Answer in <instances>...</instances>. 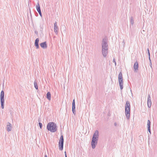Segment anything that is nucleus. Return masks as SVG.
I'll return each instance as SVG.
<instances>
[{"instance_id":"24","label":"nucleus","mask_w":157,"mask_h":157,"mask_svg":"<svg viewBox=\"0 0 157 157\" xmlns=\"http://www.w3.org/2000/svg\"><path fill=\"white\" fill-rule=\"evenodd\" d=\"M149 60L150 63L151 64V67H152V64H151V62L150 59V57H149Z\"/></svg>"},{"instance_id":"19","label":"nucleus","mask_w":157,"mask_h":157,"mask_svg":"<svg viewBox=\"0 0 157 157\" xmlns=\"http://www.w3.org/2000/svg\"><path fill=\"white\" fill-rule=\"evenodd\" d=\"M34 87L35 88V89L36 90H38V87L37 84V82L36 81H35L34 82Z\"/></svg>"},{"instance_id":"26","label":"nucleus","mask_w":157,"mask_h":157,"mask_svg":"<svg viewBox=\"0 0 157 157\" xmlns=\"http://www.w3.org/2000/svg\"><path fill=\"white\" fill-rule=\"evenodd\" d=\"M148 56H149V57H150V52H148Z\"/></svg>"},{"instance_id":"32","label":"nucleus","mask_w":157,"mask_h":157,"mask_svg":"<svg viewBox=\"0 0 157 157\" xmlns=\"http://www.w3.org/2000/svg\"><path fill=\"white\" fill-rule=\"evenodd\" d=\"M38 121H39H39H40V120H39V119H38Z\"/></svg>"},{"instance_id":"16","label":"nucleus","mask_w":157,"mask_h":157,"mask_svg":"<svg viewBox=\"0 0 157 157\" xmlns=\"http://www.w3.org/2000/svg\"><path fill=\"white\" fill-rule=\"evenodd\" d=\"M46 98L49 100L51 99V94L49 92H48L46 94Z\"/></svg>"},{"instance_id":"22","label":"nucleus","mask_w":157,"mask_h":157,"mask_svg":"<svg viewBox=\"0 0 157 157\" xmlns=\"http://www.w3.org/2000/svg\"><path fill=\"white\" fill-rule=\"evenodd\" d=\"M122 45L123 46V47H124V45H125V44L124 40H123V41L122 42Z\"/></svg>"},{"instance_id":"29","label":"nucleus","mask_w":157,"mask_h":157,"mask_svg":"<svg viewBox=\"0 0 157 157\" xmlns=\"http://www.w3.org/2000/svg\"><path fill=\"white\" fill-rule=\"evenodd\" d=\"M147 51H148V52H149V48H147Z\"/></svg>"},{"instance_id":"31","label":"nucleus","mask_w":157,"mask_h":157,"mask_svg":"<svg viewBox=\"0 0 157 157\" xmlns=\"http://www.w3.org/2000/svg\"><path fill=\"white\" fill-rule=\"evenodd\" d=\"M35 33H37V32L35 31Z\"/></svg>"},{"instance_id":"15","label":"nucleus","mask_w":157,"mask_h":157,"mask_svg":"<svg viewBox=\"0 0 157 157\" xmlns=\"http://www.w3.org/2000/svg\"><path fill=\"white\" fill-rule=\"evenodd\" d=\"M134 67L135 71L138 70V63L137 61H136L134 65Z\"/></svg>"},{"instance_id":"34","label":"nucleus","mask_w":157,"mask_h":157,"mask_svg":"<svg viewBox=\"0 0 157 157\" xmlns=\"http://www.w3.org/2000/svg\"><path fill=\"white\" fill-rule=\"evenodd\" d=\"M66 157H67V156L66 155Z\"/></svg>"},{"instance_id":"3","label":"nucleus","mask_w":157,"mask_h":157,"mask_svg":"<svg viewBox=\"0 0 157 157\" xmlns=\"http://www.w3.org/2000/svg\"><path fill=\"white\" fill-rule=\"evenodd\" d=\"M47 128L48 131L52 132H56L57 129L56 124L53 122L48 123L47 125Z\"/></svg>"},{"instance_id":"21","label":"nucleus","mask_w":157,"mask_h":157,"mask_svg":"<svg viewBox=\"0 0 157 157\" xmlns=\"http://www.w3.org/2000/svg\"><path fill=\"white\" fill-rule=\"evenodd\" d=\"M39 127L40 128H41L42 127V124L40 122L39 123Z\"/></svg>"},{"instance_id":"23","label":"nucleus","mask_w":157,"mask_h":157,"mask_svg":"<svg viewBox=\"0 0 157 157\" xmlns=\"http://www.w3.org/2000/svg\"><path fill=\"white\" fill-rule=\"evenodd\" d=\"M113 62L115 63V66H116V62L115 61V59L114 58L113 59Z\"/></svg>"},{"instance_id":"28","label":"nucleus","mask_w":157,"mask_h":157,"mask_svg":"<svg viewBox=\"0 0 157 157\" xmlns=\"http://www.w3.org/2000/svg\"><path fill=\"white\" fill-rule=\"evenodd\" d=\"M44 157H48L47 155H46L45 154L44 155Z\"/></svg>"},{"instance_id":"2","label":"nucleus","mask_w":157,"mask_h":157,"mask_svg":"<svg viewBox=\"0 0 157 157\" xmlns=\"http://www.w3.org/2000/svg\"><path fill=\"white\" fill-rule=\"evenodd\" d=\"M99 137V132L98 130H96L94 133L91 141V145L93 149H94L97 145Z\"/></svg>"},{"instance_id":"20","label":"nucleus","mask_w":157,"mask_h":157,"mask_svg":"<svg viewBox=\"0 0 157 157\" xmlns=\"http://www.w3.org/2000/svg\"><path fill=\"white\" fill-rule=\"evenodd\" d=\"M130 23L132 25L134 23V19L132 17H131L130 18Z\"/></svg>"},{"instance_id":"13","label":"nucleus","mask_w":157,"mask_h":157,"mask_svg":"<svg viewBox=\"0 0 157 157\" xmlns=\"http://www.w3.org/2000/svg\"><path fill=\"white\" fill-rule=\"evenodd\" d=\"M40 45L41 48L44 49H45L47 47L46 42H44L40 43Z\"/></svg>"},{"instance_id":"14","label":"nucleus","mask_w":157,"mask_h":157,"mask_svg":"<svg viewBox=\"0 0 157 157\" xmlns=\"http://www.w3.org/2000/svg\"><path fill=\"white\" fill-rule=\"evenodd\" d=\"M39 39L38 38H36L35 40V45L37 49H38L39 48Z\"/></svg>"},{"instance_id":"1","label":"nucleus","mask_w":157,"mask_h":157,"mask_svg":"<svg viewBox=\"0 0 157 157\" xmlns=\"http://www.w3.org/2000/svg\"><path fill=\"white\" fill-rule=\"evenodd\" d=\"M108 42L107 37L104 38L101 41L102 52L103 56L105 57L107 54L108 50Z\"/></svg>"},{"instance_id":"8","label":"nucleus","mask_w":157,"mask_h":157,"mask_svg":"<svg viewBox=\"0 0 157 157\" xmlns=\"http://www.w3.org/2000/svg\"><path fill=\"white\" fill-rule=\"evenodd\" d=\"M147 103L148 107L150 108L151 105V98L149 94L148 96Z\"/></svg>"},{"instance_id":"17","label":"nucleus","mask_w":157,"mask_h":157,"mask_svg":"<svg viewBox=\"0 0 157 157\" xmlns=\"http://www.w3.org/2000/svg\"><path fill=\"white\" fill-rule=\"evenodd\" d=\"M36 10H37V11H38V12L41 11L40 7L39 4L38 2L37 3L36 6Z\"/></svg>"},{"instance_id":"12","label":"nucleus","mask_w":157,"mask_h":157,"mask_svg":"<svg viewBox=\"0 0 157 157\" xmlns=\"http://www.w3.org/2000/svg\"><path fill=\"white\" fill-rule=\"evenodd\" d=\"M151 122L150 121L148 120H147V127L148 131L150 132V134L151 133V130L150 129Z\"/></svg>"},{"instance_id":"18","label":"nucleus","mask_w":157,"mask_h":157,"mask_svg":"<svg viewBox=\"0 0 157 157\" xmlns=\"http://www.w3.org/2000/svg\"><path fill=\"white\" fill-rule=\"evenodd\" d=\"M129 36L130 37H131L133 35V31L130 29V30L129 32Z\"/></svg>"},{"instance_id":"10","label":"nucleus","mask_w":157,"mask_h":157,"mask_svg":"<svg viewBox=\"0 0 157 157\" xmlns=\"http://www.w3.org/2000/svg\"><path fill=\"white\" fill-rule=\"evenodd\" d=\"M59 30L58 27L57 25V22H56L54 24V31L56 34H57Z\"/></svg>"},{"instance_id":"5","label":"nucleus","mask_w":157,"mask_h":157,"mask_svg":"<svg viewBox=\"0 0 157 157\" xmlns=\"http://www.w3.org/2000/svg\"><path fill=\"white\" fill-rule=\"evenodd\" d=\"M118 82L120 86V89L122 90L123 89V80L122 74L121 72H120L118 75Z\"/></svg>"},{"instance_id":"11","label":"nucleus","mask_w":157,"mask_h":157,"mask_svg":"<svg viewBox=\"0 0 157 157\" xmlns=\"http://www.w3.org/2000/svg\"><path fill=\"white\" fill-rule=\"evenodd\" d=\"M6 129L8 132L10 131L12 129V126L11 124L8 122L7 123Z\"/></svg>"},{"instance_id":"27","label":"nucleus","mask_w":157,"mask_h":157,"mask_svg":"<svg viewBox=\"0 0 157 157\" xmlns=\"http://www.w3.org/2000/svg\"><path fill=\"white\" fill-rule=\"evenodd\" d=\"M64 153H65V157H66V155L67 156V155L66 152V151H65Z\"/></svg>"},{"instance_id":"25","label":"nucleus","mask_w":157,"mask_h":157,"mask_svg":"<svg viewBox=\"0 0 157 157\" xmlns=\"http://www.w3.org/2000/svg\"><path fill=\"white\" fill-rule=\"evenodd\" d=\"M38 13H39L41 17L42 16V13H41V11H40L38 12Z\"/></svg>"},{"instance_id":"6","label":"nucleus","mask_w":157,"mask_h":157,"mask_svg":"<svg viewBox=\"0 0 157 157\" xmlns=\"http://www.w3.org/2000/svg\"><path fill=\"white\" fill-rule=\"evenodd\" d=\"M0 101L1 107L3 109L4 108V92L3 90H2L1 92Z\"/></svg>"},{"instance_id":"7","label":"nucleus","mask_w":157,"mask_h":157,"mask_svg":"<svg viewBox=\"0 0 157 157\" xmlns=\"http://www.w3.org/2000/svg\"><path fill=\"white\" fill-rule=\"evenodd\" d=\"M64 139L63 136L62 135L60 137L59 143V147L60 151H62L63 149Z\"/></svg>"},{"instance_id":"30","label":"nucleus","mask_w":157,"mask_h":157,"mask_svg":"<svg viewBox=\"0 0 157 157\" xmlns=\"http://www.w3.org/2000/svg\"><path fill=\"white\" fill-rule=\"evenodd\" d=\"M116 124H116V123H114V125H115V126H116Z\"/></svg>"},{"instance_id":"33","label":"nucleus","mask_w":157,"mask_h":157,"mask_svg":"<svg viewBox=\"0 0 157 157\" xmlns=\"http://www.w3.org/2000/svg\"><path fill=\"white\" fill-rule=\"evenodd\" d=\"M150 65L151 67V64L150 63Z\"/></svg>"},{"instance_id":"4","label":"nucleus","mask_w":157,"mask_h":157,"mask_svg":"<svg viewBox=\"0 0 157 157\" xmlns=\"http://www.w3.org/2000/svg\"><path fill=\"white\" fill-rule=\"evenodd\" d=\"M130 105L129 102L127 101L125 105V114L126 118L129 120L130 118Z\"/></svg>"},{"instance_id":"9","label":"nucleus","mask_w":157,"mask_h":157,"mask_svg":"<svg viewBox=\"0 0 157 157\" xmlns=\"http://www.w3.org/2000/svg\"><path fill=\"white\" fill-rule=\"evenodd\" d=\"M75 100L74 99L72 102V111L73 113L75 115L76 114V111H75Z\"/></svg>"}]
</instances>
